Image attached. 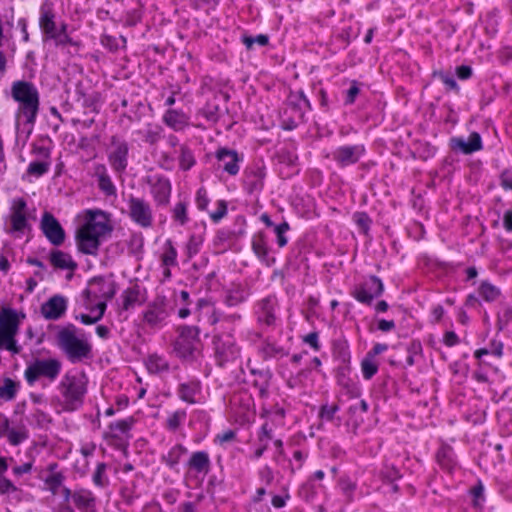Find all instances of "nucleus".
Masks as SVG:
<instances>
[{"label":"nucleus","mask_w":512,"mask_h":512,"mask_svg":"<svg viewBox=\"0 0 512 512\" xmlns=\"http://www.w3.org/2000/svg\"><path fill=\"white\" fill-rule=\"evenodd\" d=\"M86 216V222L77 230L76 242L81 252L94 255L100 246L101 237L111 228L107 215L102 211L89 210Z\"/></svg>","instance_id":"2"},{"label":"nucleus","mask_w":512,"mask_h":512,"mask_svg":"<svg viewBox=\"0 0 512 512\" xmlns=\"http://www.w3.org/2000/svg\"><path fill=\"white\" fill-rule=\"evenodd\" d=\"M107 465L105 463H98L96 470L93 474V483L101 488L108 486L109 479L106 475Z\"/></svg>","instance_id":"44"},{"label":"nucleus","mask_w":512,"mask_h":512,"mask_svg":"<svg viewBox=\"0 0 512 512\" xmlns=\"http://www.w3.org/2000/svg\"><path fill=\"white\" fill-rule=\"evenodd\" d=\"M116 293L114 282L96 277L89 281L86 289L81 294V304L90 313L99 309L101 303L107 305V301Z\"/></svg>","instance_id":"5"},{"label":"nucleus","mask_w":512,"mask_h":512,"mask_svg":"<svg viewBox=\"0 0 512 512\" xmlns=\"http://www.w3.org/2000/svg\"><path fill=\"white\" fill-rule=\"evenodd\" d=\"M128 144L116 136L111 138L108 160L116 172H123L128 164Z\"/></svg>","instance_id":"12"},{"label":"nucleus","mask_w":512,"mask_h":512,"mask_svg":"<svg viewBox=\"0 0 512 512\" xmlns=\"http://www.w3.org/2000/svg\"><path fill=\"white\" fill-rule=\"evenodd\" d=\"M216 158L221 164L222 169L232 176L239 172V163L243 160V158L240 157L235 150H230L227 148L219 149L217 151Z\"/></svg>","instance_id":"20"},{"label":"nucleus","mask_w":512,"mask_h":512,"mask_svg":"<svg viewBox=\"0 0 512 512\" xmlns=\"http://www.w3.org/2000/svg\"><path fill=\"white\" fill-rule=\"evenodd\" d=\"M62 363L57 358L35 359L27 365L24 371V378L32 386L41 378L54 382L60 375Z\"/></svg>","instance_id":"6"},{"label":"nucleus","mask_w":512,"mask_h":512,"mask_svg":"<svg viewBox=\"0 0 512 512\" xmlns=\"http://www.w3.org/2000/svg\"><path fill=\"white\" fill-rule=\"evenodd\" d=\"M251 247L256 257L266 266H272L275 258L270 256L267 236L264 232H257L252 236Z\"/></svg>","instance_id":"19"},{"label":"nucleus","mask_w":512,"mask_h":512,"mask_svg":"<svg viewBox=\"0 0 512 512\" xmlns=\"http://www.w3.org/2000/svg\"><path fill=\"white\" fill-rule=\"evenodd\" d=\"M276 299L267 297L258 304V320L266 325H271L275 321Z\"/></svg>","instance_id":"26"},{"label":"nucleus","mask_w":512,"mask_h":512,"mask_svg":"<svg viewBox=\"0 0 512 512\" xmlns=\"http://www.w3.org/2000/svg\"><path fill=\"white\" fill-rule=\"evenodd\" d=\"M471 493L474 498V505L480 506L482 504V501L484 500V487L481 484L475 486L472 488Z\"/></svg>","instance_id":"58"},{"label":"nucleus","mask_w":512,"mask_h":512,"mask_svg":"<svg viewBox=\"0 0 512 512\" xmlns=\"http://www.w3.org/2000/svg\"><path fill=\"white\" fill-rule=\"evenodd\" d=\"M243 43L248 49H251L254 44L265 46L268 43V37L262 34L256 37L245 36L243 38Z\"/></svg>","instance_id":"50"},{"label":"nucleus","mask_w":512,"mask_h":512,"mask_svg":"<svg viewBox=\"0 0 512 512\" xmlns=\"http://www.w3.org/2000/svg\"><path fill=\"white\" fill-rule=\"evenodd\" d=\"M384 290L382 281L371 276L354 288L353 296L360 303L370 305L374 298L379 297Z\"/></svg>","instance_id":"11"},{"label":"nucleus","mask_w":512,"mask_h":512,"mask_svg":"<svg viewBox=\"0 0 512 512\" xmlns=\"http://www.w3.org/2000/svg\"><path fill=\"white\" fill-rule=\"evenodd\" d=\"M134 421L132 418L115 421L109 425V434L112 438H121L132 428Z\"/></svg>","instance_id":"36"},{"label":"nucleus","mask_w":512,"mask_h":512,"mask_svg":"<svg viewBox=\"0 0 512 512\" xmlns=\"http://www.w3.org/2000/svg\"><path fill=\"white\" fill-rule=\"evenodd\" d=\"M147 183L150 185V193L155 203L160 206L167 205L172 190L169 179L161 175H153L148 177Z\"/></svg>","instance_id":"14"},{"label":"nucleus","mask_w":512,"mask_h":512,"mask_svg":"<svg viewBox=\"0 0 512 512\" xmlns=\"http://www.w3.org/2000/svg\"><path fill=\"white\" fill-rule=\"evenodd\" d=\"M94 175L97 177L98 186L106 195L116 194V187L108 175L107 168L103 164H97L94 167Z\"/></svg>","instance_id":"27"},{"label":"nucleus","mask_w":512,"mask_h":512,"mask_svg":"<svg viewBox=\"0 0 512 512\" xmlns=\"http://www.w3.org/2000/svg\"><path fill=\"white\" fill-rule=\"evenodd\" d=\"M452 148L458 149L464 154H472L482 149V139L479 133L473 132L467 140L463 138H453L451 140Z\"/></svg>","instance_id":"23"},{"label":"nucleus","mask_w":512,"mask_h":512,"mask_svg":"<svg viewBox=\"0 0 512 512\" xmlns=\"http://www.w3.org/2000/svg\"><path fill=\"white\" fill-rule=\"evenodd\" d=\"M359 93H360L359 83L356 81H352L350 88L346 92L345 104L346 105L353 104L355 102L356 97L359 95Z\"/></svg>","instance_id":"52"},{"label":"nucleus","mask_w":512,"mask_h":512,"mask_svg":"<svg viewBox=\"0 0 512 512\" xmlns=\"http://www.w3.org/2000/svg\"><path fill=\"white\" fill-rule=\"evenodd\" d=\"M48 171V164L44 162H32L29 164L28 172L30 174L41 176Z\"/></svg>","instance_id":"54"},{"label":"nucleus","mask_w":512,"mask_h":512,"mask_svg":"<svg viewBox=\"0 0 512 512\" xmlns=\"http://www.w3.org/2000/svg\"><path fill=\"white\" fill-rule=\"evenodd\" d=\"M127 213L129 218L141 228L152 227L154 222L153 209L148 201L130 195L127 200Z\"/></svg>","instance_id":"8"},{"label":"nucleus","mask_w":512,"mask_h":512,"mask_svg":"<svg viewBox=\"0 0 512 512\" xmlns=\"http://www.w3.org/2000/svg\"><path fill=\"white\" fill-rule=\"evenodd\" d=\"M41 228L47 239L54 245L59 246L65 240V232L58 220L50 213L42 217Z\"/></svg>","instance_id":"18"},{"label":"nucleus","mask_w":512,"mask_h":512,"mask_svg":"<svg viewBox=\"0 0 512 512\" xmlns=\"http://www.w3.org/2000/svg\"><path fill=\"white\" fill-rule=\"evenodd\" d=\"M189 469L198 473L207 475L211 468V461L207 452H194L188 462Z\"/></svg>","instance_id":"25"},{"label":"nucleus","mask_w":512,"mask_h":512,"mask_svg":"<svg viewBox=\"0 0 512 512\" xmlns=\"http://www.w3.org/2000/svg\"><path fill=\"white\" fill-rule=\"evenodd\" d=\"M0 433L7 437L8 441L12 445H18L28 438V433L25 428H10L9 421L6 419Z\"/></svg>","instance_id":"30"},{"label":"nucleus","mask_w":512,"mask_h":512,"mask_svg":"<svg viewBox=\"0 0 512 512\" xmlns=\"http://www.w3.org/2000/svg\"><path fill=\"white\" fill-rule=\"evenodd\" d=\"M177 255V250L174 247L172 241L170 239L166 240L163 245V252L160 256L161 265L167 267L177 266Z\"/></svg>","instance_id":"34"},{"label":"nucleus","mask_w":512,"mask_h":512,"mask_svg":"<svg viewBox=\"0 0 512 512\" xmlns=\"http://www.w3.org/2000/svg\"><path fill=\"white\" fill-rule=\"evenodd\" d=\"M106 311V304L101 303L99 306V309H95L93 313L89 314H80L79 316H76V319L80 320L81 323L85 325H91L94 323H97L99 320L102 319L104 316V313Z\"/></svg>","instance_id":"42"},{"label":"nucleus","mask_w":512,"mask_h":512,"mask_svg":"<svg viewBox=\"0 0 512 512\" xmlns=\"http://www.w3.org/2000/svg\"><path fill=\"white\" fill-rule=\"evenodd\" d=\"M363 377L367 380L371 379L378 371V362L375 358L366 355L361 362Z\"/></svg>","instance_id":"43"},{"label":"nucleus","mask_w":512,"mask_h":512,"mask_svg":"<svg viewBox=\"0 0 512 512\" xmlns=\"http://www.w3.org/2000/svg\"><path fill=\"white\" fill-rule=\"evenodd\" d=\"M163 121L175 131L182 130L188 125V117L183 112L174 109L166 111Z\"/></svg>","instance_id":"29"},{"label":"nucleus","mask_w":512,"mask_h":512,"mask_svg":"<svg viewBox=\"0 0 512 512\" xmlns=\"http://www.w3.org/2000/svg\"><path fill=\"white\" fill-rule=\"evenodd\" d=\"M215 355L219 365L234 361L239 357V347L232 337H215L214 339Z\"/></svg>","instance_id":"15"},{"label":"nucleus","mask_w":512,"mask_h":512,"mask_svg":"<svg viewBox=\"0 0 512 512\" xmlns=\"http://www.w3.org/2000/svg\"><path fill=\"white\" fill-rule=\"evenodd\" d=\"M365 153L363 144L339 146L332 152L333 160L341 167L357 163Z\"/></svg>","instance_id":"16"},{"label":"nucleus","mask_w":512,"mask_h":512,"mask_svg":"<svg viewBox=\"0 0 512 512\" xmlns=\"http://www.w3.org/2000/svg\"><path fill=\"white\" fill-rule=\"evenodd\" d=\"M172 216L175 221L184 225L188 221L187 204L185 202L176 203L172 211Z\"/></svg>","instance_id":"46"},{"label":"nucleus","mask_w":512,"mask_h":512,"mask_svg":"<svg viewBox=\"0 0 512 512\" xmlns=\"http://www.w3.org/2000/svg\"><path fill=\"white\" fill-rule=\"evenodd\" d=\"M63 477L59 473H53L49 475L46 479V483L50 486L52 490L58 488L62 483Z\"/></svg>","instance_id":"60"},{"label":"nucleus","mask_w":512,"mask_h":512,"mask_svg":"<svg viewBox=\"0 0 512 512\" xmlns=\"http://www.w3.org/2000/svg\"><path fill=\"white\" fill-rule=\"evenodd\" d=\"M438 77L448 88L456 89L458 87L457 82L450 74L441 72L438 74Z\"/></svg>","instance_id":"61"},{"label":"nucleus","mask_w":512,"mask_h":512,"mask_svg":"<svg viewBox=\"0 0 512 512\" xmlns=\"http://www.w3.org/2000/svg\"><path fill=\"white\" fill-rule=\"evenodd\" d=\"M169 316L167 306L163 299H156L150 303L143 313V320L151 328L159 329L164 326Z\"/></svg>","instance_id":"13"},{"label":"nucleus","mask_w":512,"mask_h":512,"mask_svg":"<svg viewBox=\"0 0 512 512\" xmlns=\"http://www.w3.org/2000/svg\"><path fill=\"white\" fill-rule=\"evenodd\" d=\"M479 295L485 301L492 302L500 296V290L490 282L483 281L479 287Z\"/></svg>","instance_id":"39"},{"label":"nucleus","mask_w":512,"mask_h":512,"mask_svg":"<svg viewBox=\"0 0 512 512\" xmlns=\"http://www.w3.org/2000/svg\"><path fill=\"white\" fill-rule=\"evenodd\" d=\"M272 438H273V427L268 422H265L261 427V432L259 434V441H260V443H265L267 441V444H269V441Z\"/></svg>","instance_id":"56"},{"label":"nucleus","mask_w":512,"mask_h":512,"mask_svg":"<svg viewBox=\"0 0 512 512\" xmlns=\"http://www.w3.org/2000/svg\"><path fill=\"white\" fill-rule=\"evenodd\" d=\"M26 202L19 198L13 201L11 208V226L13 231H24L28 225Z\"/></svg>","instance_id":"21"},{"label":"nucleus","mask_w":512,"mask_h":512,"mask_svg":"<svg viewBox=\"0 0 512 512\" xmlns=\"http://www.w3.org/2000/svg\"><path fill=\"white\" fill-rule=\"evenodd\" d=\"M437 461L443 469L449 472H451L456 466V462L453 457V451L449 447H442L439 449L437 452Z\"/></svg>","instance_id":"37"},{"label":"nucleus","mask_w":512,"mask_h":512,"mask_svg":"<svg viewBox=\"0 0 512 512\" xmlns=\"http://www.w3.org/2000/svg\"><path fill=\"white\" fill-rule=\"evenodd\" d=\"M18 333V319L13 311H4L0 316V349L12 354H18L21 347L17 344L15 336Z\"/></svg>","instance_id":"7"},{"label":"nucleus","mask_w":512,"mask_h":512,"mask_svg":"<svg viewBox=\"0 0 512 512\" xmlns=\"http://www.w3.org/2000/svg\"><path fill=\"white\" fill-rule=\"evenodd\" d=\"M444 313H445L444 308L441 305L434 306L431 311L432 322H434V323L440 322L444 316Z\"/></svg>","instance_id":"63"},{"label":"nucleus","mask_w":512,"mask_h":512,"mask_svg":"<svg viewBox=\"0 0 512 512\" xmlns=\"http://www.w3.org/2000/svg\"><path fill=\"white\" fill-rule=\"evenodd\" d=\"M195 201L198 209L205 210L207 208L209 204V198L204 187H200L197 190Z\"/></svg>","instance_id":"49"},{"label":"nucleus","mask_w":512,"mask_h":512,"mask_svg":"<svg viewBox=\"0 0 512 512\" xmlns=\"http://www.w3.org/2000/svg\"><path fill=\"white\" fill-rule=\"evenodd\" d=\"M146 367L150 373H162L168 371L169 363L165 357L158 354H151L145 361Z\"/></svg>","instance_id":"35"},{"label":"nucleus","mask_w":512,"mask_h":512,"mask_svg":"<svg viewBox=\"0 0 512 512\" xmlns=\"http://www.w3.org/2000/svg\"><path fill=\"white\" fill-rule=\"evenodd\" d=\"M291 102L295 101V104L299 107V109H310L311 105L308 98L305 96L303 91H299L295 94H292L290 97Z\"/></svg>","instance_id":"48"},{"label":"nucleus","mask_w":512,"mask_h":512,"mask_svg":"<svg viewBox=\"0 0 512 512\" xmlns=\"http://www.w3.org/2000/svg\"><path fill=\"white\" fill-rule=\"evenodd\" d=\"M246 299V293L240 286H235L227 291L225 303L228 306H236Z\"/></svg>","instance_id":"40"},{"label":"nucleus","mask_w":512,"mask_h":512,"mask_svg":"<svg viewBox=\"0 0 512 512\" xmlns=\"http://www.w3.org/2000/svg\"><path fill=\"white\" fill-rule=\"evenodd\" d=\"M303 342L309 345L313 350L319 351L321 348L319 335L317 332H311L303 337Z\"/></svg>","instance_id":"55"},{"label":"nucleus","mask_w":512,"mask_h":512,"mask_svg":"<svg viewBox=\"0 0 512 512\" xmlns=\"http://www.w3.org/2000/svg\"><path fill=\"white\" fill-rule=\"evenodd\" d=\"M381 474L383 479L389 482H393L400 478L399 470L393 465H385V467L382 469Z\"/></svg>","instance_id":"51"},{"label":"nucleus","mask_w":512,"mask_h":512,"mask_svg":"<svg viewBox=\"0 0 512 512\" xmlns=\"http://www.w3.org/2000/svg\"><path fill=\"white\" fill-rule=\"evenodd\" d=\"M72 500L80 510L89 509L95 505V497L93 493L86 489L76 490L72 494Z\"/></svg>","instance_id":"31"},{"label":"nucleus","mask_w":512,"mask_h":512,"mask_svg":"<svg viewBox=\"0 0 512 512\" xmlns=\"http://www.w3.org/2000/svg\"><path fill=\"white\" fill-rule=\"evenodd\" d=\"M199 330L196 327L184 326L174 342V352L183 359L193 358L199 347Z\"/></svg>","instance_id":"9"},{"label":"nucleus","mask_w":512,"mask_h":512,"mask_svg":"<svg viewBox=\"0 0 512 512\" xmlns=\"http://www.w3.org/2000/svg\"><path fill=\"white\" fill-rule=\"evenodd\" d=\"M119 306L122 310L128 311L141 305L145 301L144 292L138 285L126 288L120 295Z\"/></svg>","instance_id":"22"},{"label":"nucleus","mask_w":512,"mask_h":512,"mask_svg":"<svg viewBox=\"0 0 512 512\" xmlns=\"http://www.w3.org/2000/svg\"><path fill=\"white\" fill-rule=\"evenodd\" d=\"M338 410V407L335 405L332 406H324L321 409V416L327 420H331Z\"/></svg>","instance_id":"64"},{"label":"nucleus","mask_w":512,"mask_h":512,"mask_svg":"<svg viewBox=\"0 0 512 512\" xmlns=\"http://www.w3.org/2000/svg\"><path fill=\"white\" fill-rule=\"evenodd\" d=\"M265 175V168L261 166H255L245 172V185L250 193L263 188Z\"/></svg>","instance_id":"24"},{"label":"nucleus","mask_w":512,"mask_h":512,"mask_svg":"<svg viewBox=\"0 0 512 512\" xmlns=\"http://www.w3.org/2000/svg\"><path fill=\"white\" fill-rule=\"evenodd\" d=\"M12 98L18 103L16 129L30 134L39 111L37 88L27 81H15L11 87Z\"/></svg>","instance_id":"1"},{"label":"nucleus","mask_w":512,"mask_h":512,"mask_svg":"<svg viewBox=\"0 0 512 512\" xmlns=\"http://www.w3.org/2000/svg\"><path fill=\"white\" fill-rule=\"evenodd\" d=\"M260 478L262 481H264L267 485L271 484L273 479H274V475H273V472H272V469L268 466H265L263 467L261 470H260Z\"/></svg>","instance_id":"62"},{"label":"nucleus","mask_w":512,"mask_h":512,"mask_svg":"<svg viewBox=\"0 0 512 512\" xmlns=\"http://www.w3.org/2000/svg\"><path fill=\"white\" fill-rule=\"evenodd\" d=\"M60 404L65 411H75L82 406L87 392V378L82 373H66L58 385Z\"/></svg>","instance_id":"4"},{"label":"nucleus","mask_w":512,"mask_h":512,"mask_svg":"<svg viewBox=\"0 0 512 512\" xmlns=\"http://www.w3.org/2000/svg\"><path fill=\"white\" fill-rule=\"evenodd\" d=\"M186 411L177 410L171 413L166 420V428L170 431H176L186 420Z\"/></svg>","instance_id":"41"},{"label":"nucleus","mask_w":512,"mask_h":512,"mask_svg":"<svg viewBox=\"0 0 512 512\" xmlns=\"http://www.w3.org/2000/svg\"><path fill=\"white\" fill-rule=\"evenodd\" d=\"M67 307V298L57 294L42 304L41 314L47 320H58L65 315Z\"/></svg>","instance_id":"17"},{"label":"nucleus","mask_w":512,"mask_h":512,"mask_svg":"<svg viewBox=\"0 0 512 512\" xmlns=\"http://www.w3.org/2000/svg\"><path fill=\"white\" fill-rule=\"evenodd\" d=\"M51 264L58 269L74 271L77 268L76 262L72 257L60 250H54L50 254Z\"/></svg>","instance_id":"28"},{"label":"nucleus","mask_w":512,"mask_h":512,"mask_svg":"<svg viewBox=\"0 0 512 512\" xmlns=\"http://www.w3.org/2000/svg\"><path fill=\"white\" fill-rule=\"evenodd\" d=\"M187 452L186 448L181 444L174 445L166 455L162 457L163 461L166 465H168L170 468L175 467L181 457Z\"/></svg>","instance_id":"38"},{"label":"nucleus","mask_w":512,"mask_h":512,"mask_svg":"<svg viewBox=\"0 0 512 512\" xmlns=\"http://www.w3.org/2000/svg\"><path fill=\"white\" fill-rule=\"evenodd\" d=\"M14 491H16L14 484L4 476L0 477V493L9 494Z\"/></svg>","instance_id":"59"},{"label":"nucleus","mask_w":512,"mask_h":512,"mask_svg":"<svg viewBox=\"0 0 512 512\" xmlns=\"http://www.w3.org/2000/svg\"><path fill=\"white\" fill-rule=\"evenodd\" d=\"M200 392V386L198 382L191 381L182 383L178 388V395L181 400L194 404L196 402V395Z\"/></svg>","instance_id":"32"},{"label":"nucleus","mask_w":512,"mask_h":512,"mask_svg":"<svg viewBox=\"0 0 512 512\" xmlns=\"http://www.w3.org/2000/svg\"><path fill=\"white\" fill-rule=\"evenodd\" d=\"M20 389V383L11 379L4 378L0 385V399L3 401H12L16 398Z\"/></svg>","instance_id":"33"},{"label":"nucleus","mask_w":512,"mask_h":512,"mask_svg":"<svg viewBox=\"0 0 512 512\" xmlns=\"http://www.w3.org/2000/svg\"><path fill=\"white\" fill-rule=\"evenodd\" d=\"M289 230V225L287 222H283L275 227V233L277 236V243L279 247H284L288 240L285 236V233Z\"/></svg>","instance_id":"47"},{"label":"nucleus","mask_w":512,"mask_h":512,"mask_svg":"<svg viewBox=\"0 0 512 512\" xmlns=\"http://www.w3.org/2000/svg\"><path fill=\"white\" fill-rule=\"evenodd\" d=\"M56 339L59 348L73 363L91 355L92 345L85 334L73 324L61 327L57 332Z\"/></svg>","instance_id":"3"},{"label":"nucleus","mask_w":512,"mask_h":512,"mask_svg":"<svg viewBox=\"0 0 512 512\" xmlns=\"http://www.w3.org/2000/svg\"><path fill=\"white\" fill-rule=\"evenodd\" d=\"M227 214V205L224 200L217 202V208L214 212L210 213V217L213 222H219Z\"/></svg>","instance_id":"53"},{"label":"nucleus","mask_w":512,"mask_h":512,"mask_svg":"<svg viewBox=\"0 0 512 512\" xmlns=\"http://www.w3.org/2000/svg\"><path fill=\"white\" fill-rule=\"evenodd\" d=\"M339 485H340L342 492L348 498L351 497V495L354 492L355 487H356L355 484L352 481H350L349 479H341Z\"/></svg>","instance_id":"57"},{"label":"nucleus","mask_w":512,"mask_h":512,"mask_svg":"<svg viewBox=\"0 0 512 512\" xmlns=\"http://www.w3.org/2000/svg\"><path fill=\"white\" fill-rule=\"evenodd\" d=\"M179 162L180 167L183 170H189L195 164V159L192 152L185 146H181L180 148Z\"/></svg>","instance_id":"45"},{"label":"nucleus","mask_w":512,"mask_h":512,"mask_svg":"<svg viewBox=\"0 0 512 512\" xmlns=\"http://www.w3.org/2000/svg\"><path fill=\"white\" fill-rule=\"evenodd\" d=\"M39 23L42 31L47 36L54 39L57 44H65L68 42V36L66 34V25L62 24L60 28L56 26V23L54 21V14L50 8H41Z\"/></svg>","instance_id":"10"}]
</instances>
